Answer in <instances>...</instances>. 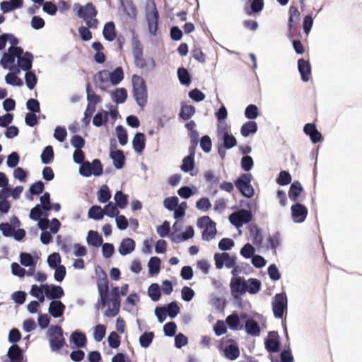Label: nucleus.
<instances>
[{"label": "nucleus", "mask_w": 362, "mask_h": 362, "mask_svg": "<svg viewBox=\"0 0 362 362\" xmlns=\"http://www.w3.org/2000/svg\"><path fill=\"white\" fill-rule=\"evenodd\" d=\"M132 95L138 106L143 108L147 104L148 91L144 79L134 74L132 78Z\"/></svg>", "instance_id": "nucleus-1"}, {"label": "nucleus", "mask_w": 362, "mask_h": 362, "mask_svg": "<svg viewBox=\"0 0 362 362\" xmlns=\"http://www.w3.org/2000/svg\"><path fill=\"white\" fill-rule=\"evenodd\" d=\"M132 55L134 65L139 69H144L147 66V62L144 57L143 45L134 29L132 30Z\"/></svg>", "instance_id": "nucleus-2"}, {"label": "nucleus", "mask_w": 362, "mask_h": 362, "mask_svg": "<svg viewBox=\"0 0 362 362\" xmlns=\"http://www.w3.org/2000/svg\"><path fill=\"white\" fill-rule=\"evenodd\" d=\"M47 335L52 351H58L65 345L66 340L64 337V332L60 326H51L47 331Z\"/></svg>", "instance_id": "nucleus-3"}, {"label": "nucleus", "mask_w": 362, "mask_h": 362, "mask_svg": "<svg viewBox=\"0 0 362 362\" xmlns=\"http://www.w3.org/2000/svg\"><path fill=\"white\" fill-rule=\"evenodd\" d=\"M252 178V174L243 173L235 181L237 189L246 198H251L255 194L254 187L251 185Z\"/></svg>", "instance_id": "nucleus-4"}, {"label": "nucleus", "mask_w": 362, "mask_h": 362, "mask_svg": "<svg viewBox=\"0 0 362 362\" xmlns=\"http://www.w3.org/2000/svg\"><path fill=\"white\" fill-rule=\"evenodd\" d=\"M146 19L148 31L156 35L158 28L159 13L153 1H148L146 6Z\"/></svg>", "instance_id": "nucleus-5"}, {"label": "nucleus", "mask_w": 362, "mask_h": 362, "mask_svg": "<svg viewBox=\"0 0 362 362\" xmlns=\"http://www.w3.org/2000/svg\"><path fill=\"white\" fill-rule=\"evenodd\" d=\"M274 316L278 319H282L287 312L288 300L286 293H276L272 301Z\"/></svg>", "instance_id": "nucleus-6"}, {"label": "nucleus", "mask_w": 362, "mask_h": 362, "mask_svg": "<svg viewBox=\"0 0 362 362\" xmlns=\"http://www.w3.org/2000/svg\"><path fill=\"white\" fill-rule=\"evenodd\" d=\"M74 11L76 12L78 17L83 20L90 17H96L98 14V11L90 2L87 3L83 6L78 3L74 4Z\"/></svg>", "instance_id": "nucleus-7"}, {"label": "nucleus", "mask_w": 362, "mask_h": 362, "mask_svg": "<svg viewBox=\"0 0 362 362\" xmlns=\"http://www.w3.org/2000/svg\"><path fill=\"white\" fill-rule=\"evenodd\" d=\"M101 272L98 274V279L97 282V286L98 289L99 296L101 297V301L103 304L105 303L107 297H110L109 295V283L106 273L100 267Z\"/></svg>", "instance_id": "nucleus-8"}, {"label": "nucleus", "mask_w": 362, "mask_h": 362, "mask_svg": "<svg viewBox=\"0 0 362 362\" xmlns=\"http://www.w3.org/2000/svg\"><path fill=\"white\" fill-rule=\"evenodd\" d=\"M264 346L269 353H277L279 351L281 341L277 332L272 331L268 333L267 337L264 339Z\"/></svg>", "instance_id": "nucleus-9"}, {"label": "nucleus", "mask_w": 362, "mask_h": 362, "mask_svg": "<svg viewBox=\"0 0 362 362\" xmlns=\"http://www.w3.org/2000/svg\"><path fill=\"white\" fill-rule=\"evenodd\" d=\"M230 287L232 295L235 300H239V296L247 292L246 281L240 276L233 278L230 283Z\"/></svg>", "instance_id": "nucleus-10"}, {"label": "nucleus", "mask_w": 362, "mask_h": 362, "mask_svg": "<svg viewBox=\"0 0 362 362\" xmlns=\"http://www.w3.org/2000/svg\"><path fill=\"white\" fill-rule=\"evenodd\" d=\"M291 212L293 222L297 223L304 222L308 215L306 206L299 202L291 206Z\"/></svg>", "instance_id": "nucleus-11"}, {"label": "nucleus", "mask_w": 362, "mask_h": 362, "mask_svg": "<svg viewBox=\"0 0 362 362\" xmlns=\"http://www.w3.org/2000/svg\"><path fill=\"white\" fill-rule=\"evenodd\" d=\"M44 286L46 297L52 300H59L64 296V292L61 286L54 284H42Z\"/></svg>", "instance_id": "nucleus-12"}, {"label": "nucleus", "mask_w": 362, "mask_h": 362, "mask_svg": "<svg viewBox=\"0 0 362 362\" xmlns=\"http://www.w3.org/2000/svg\"><path fill=\"white\" fill-rule=\"evenodd\" d=\"M110 158L112 159V164L116 169L120 170L125 165L126 158L123 151L120 149L114 150L112 145L110 146Z\"/></svg>", "instance_id": "nucleus-13"}, {"label": "nucleus", "mask_w": 362, "mask_h": 362, "mask_svg": "<svg viewBox=\"0 0 362 362\" xmlns=\"http://www.w3.org/2000/svg\"><path fill=\"white\" fill-rule=\"evenodd\" d=\"M123 12L132 21L137 18V8L132 0H119Z\"/></svg>", "instance_id": "nucleus-14"}, {"label": "nucleus", "mask_w": 362, "mask_h": 362, "mask_svg": "<svg viewBox=\"0 0 362 362\" xmlns=\"http://www.w3.org/2000/svg\"><path fill=\"white\" fill-rule=\"evenodd\" d=\"M65 308V305L61 300H52L48 308V313L54 318H59L63 316Z\"/></svg>", "instance_id": "nucleus-15"}, {"label": "nucleus", "mask_w": 362, "mask_h": 362, "mask_svg": "<svg viewBox=\"0 0 362 362\" xmlns=\"http://www.w3.org/2000/svg\"><path fill=\"white\" fill-rule=\"evenodd\" d=\"M7 356L11 362H27L24 358L23 349L17 344H13L9 347Z\"/></svg>", "instance_id": "nucleus-16"}, {"label": "nucleus", "mask_w": 362, "mask_h": 362, "mask_svg": "<svg viewBox=\"0 0 362 362\" xmlns=\"http://www.w3.org/2000/svg\"><path fill=\"white\" fill-rule=\"evenodd\" d=\"M194 156L195 155L189 153L188 156L183 158L180 165L181 170L184 173H189L191 176H195L197 173V171H194Z\"/></svg>", "instance_id": "nucleus-17"}, {"label": "nucleus", "mask_w": 362, "mask_h": 362, "mask_svg": "<svg viewBox=\"0 0 362 362\" xmlns=\"http://www.w3.org/2000/svg\"><path fill=\"white\" fill-rule=\"evenodd\" d=\"M93 81L96 87L103 91L106 90L107 86L105 84L110 81V71L107 70L100 71L94 76Z\"/></svg>", "instance_id": "nucleus-18"}, {"label": "nucleus", "mask_w": 362, "mask_h": 362, "mask_svg": "<svg viewBox=\"0 0 362 362\" xmlns=\"http://www.w3.org/2000/svg\"><path fill=\"white\" fill-rule=\"evenodd\" d=\"M298 69L302 81L304 82L308 81L311 74V66L310 62L303 58L299 59L298 60Z\"/></svg>", "instance_id": "nucleus-19"}, {"label": "nucleus", "mask_w": 362, "mask_h": 362, "mask_svg": "<svg viewBox=\"0 0 362 362\" xmlns=\"http://www.w3.org/2000/svg\"><path fill=\"white\" fill-rule=\"evenodd\" d=\"M135 242L133 239L130 238H124L120 243L118 252L122 256L127 255L135 250Z\"/></svg>", "instance_id": "nucleus-20"}, {"label": "nucleus", "mask_w": 362, "mask_h": 362, "mask_svg": "<svg viewBox=\"0 0 362 362\" xmlns=\"http://www.w3.org/2000/svg\"><path fill=\"white\" fill-rule=\"evenodd\" d=\"M33 55L30 52H25L23 56L18 57V64L19 67L24 71L31 70L33 66Z\"/></svg>", "instance_id": "nucleus-21"}, {"label": "nucleus", "mask_w": 362, "mask_h": 362, "mask_svg": "<svg viewBox=\"0 0 362 362\" xmlns=\"http://www.w3.org/2000/svg\"><path fill=\"white\" fill-rule=\"evenodd\" d=\"M224 356L230 361L237 359L240 356V349L238 344L235 341H232L230 344L227 346L224 351Z\"/></svg>", "instance_id": "nucleus-22"}, {"label": "nucleus", "mask_w": 362, "mask_h": 362, "mask_svg": "<svg viewBox=\"0 0 362 362\" xmlns=\"http://www.w3.org/2000/svg\"><path fill=\"white\" fill-rule=\"evenodd\" d=\"M70 340L78 348L84 347L87 342L86 334L78 330L71 333Z\"/></svg>", "instance_id": "nucleus-23"}, {"label": "nucleus", "mask_w": 362, "mask_h": 362, "mask_svg": "<svg viewBox=\"0 0 362 362\" xmlns=\"http://www.w3.org/2000/svg\"><path fill=\"white\" fill-rule=\"evenodd\" d=\"M245 329L247 334L257 337L260 334V327L258 322L252 318L246 320Z\"/></svg>", "instance_id": "nucleus-24"}, {"label": "nucleus", "mask_w": 362, "mask_h": 362, "mask_svg": "<svg viewBox=\"0 0 362 362\" xmlns=\"http://www.w3.org/2000/svg\"><path fill=\"white\" fill-rule=\"evenodd\" d=\"M103 35L104 38L108 42H112L116 38L117 35L114 22L109 21L105 24Z\"/></svg>", "instance_id": "nucleus-25"}, {"label": "nucleus", "mask_w": 362, "mask_h": 362, "mask_svg": "<svg viewBox=\"0 0 362 362\" xmlns=\"http://www.w3.org/2000/svg\"><path fill=\"white\" fill-rule=\"evenodd\" d=\"M145 135L141 132L136 133L132 140L134 150L141 153L145 148Z\"/></svg>", "instance_id": "nucleus-26"}, {"label": "nucleus", "mask_w": 362, "mask_h": 362, "mask_svg": "<svg viewBox=\"0 0 362 362\" xmlns=\"http://www.w3.org/2000/svg\"><path fill=\"white\" fill-rule=\"evenodd\" d=\"M108 112L101 110L93 116V124L97 127H100L108 122Z\"/></svg>", "instance_id": "nucleus-27"}, {"label": "nucleus", "mask_w": 362, "mask_h": 362, "mask_svg": "<svg viewBox=\"0 0 362 362\" xmlns=\"http://www.w3.org/2000/svg\"><path fill=\"white\" fill-rule=\"evenodd\" d=\"M303 190V188L300 182L295 181L291 183L288 192L290 199L296 202Z\"/></svg>", "instance_id": "nucleus-28"}, {"label": "nucleus", "mask_w": 362, "mask_h": 362, "mask_svg": "<svg viewBox=\"0 0 362 362\" xmlns=\"http://www.w3.org/2000/svg\"><path fill=\"white\" fill-rule=\"evenodd\" d=\"M257 124L255 121H249L244 123L240 128V134L243 137H247L250 134H254L257 132Z\"/></svg>", "instance_id": "nucleus-29"}, {"label": "nucleus", "mask_w": 362, "mask_h": 362, "mask_svg": "<svg viewBox=\"0 0 362 362\" xmlns=\"http://www.w3.org/2000/svg\"><path fill=\"white\" fill-rule=\"evenodd\" d=\"M111 98L117 104H122L127 99V91L124 88H117L112 92Z\"/></svg>", "instance_id": "nucleus-30"}, {"label": "nucleus", "mask_w": 362, "mask_h": 362, "mask_svg": "<svg viewBox=\"0 0 362 362\" xmlns=\"http://www.w3.org/2000/svg\"><path fill=\"white\" fill-rule=\"evenodd\" d=\"M103 238L99 235L98 231L89 230L86 238V242L88 245L98 247L103 243Z\"/></svg>", "instance_id": "nucleus-31"}, {"label": "nucleus", "mask_w": 362, "mask_h": 362, "mask_svg": "<svg viewBox=\"0 0 362 362\" xmlns=\"http://www.w3.org/2000/svg\"><path fill=\"white\" fill-rule=\"evenodd\" d=\"M216 233V223L214 221L212 224L208 225V227L202 230V238L203 240L209 242L215 238Z\"/></svg>", "instance_id": "nucleus-32"}, {"label": "nucleus", "mask_w": 362, "mask_h": 362, "mask_svg": "<svg viewBox=\"0 0 362 362\" xmlns=\"http://www.w3.org/2000/svg\"><path fill=\"white\" fill-rule=\"evenodd\" d=\"M86 92L87 95L88 103L96 105L101 102L102 98L93 91L90 83H86Z\"/></svg>", "instance_id": "nucleus-33"}, {"label": "nucleus", "mask_w": 362, "mask_h": 362, "mask_svg": "<svg viewBox=\"0 0 362 362\" xmlns=\"http://www.w3.org/2000/svg\"><path fill=\"white\" fill-rule=\"evenodd\" d=\"M124 79V71L121 66L115 68L110 72V81L112 86L118 85Z\"/></svg>", "instance_id": "nucleus-34"}, {"label": "nucleus", "mask_w": 362, "mask_h": 362, "mask_svg": "<svg viewBox=\"0 0 362 362\" xmlns=\"http://www.w3.org/2000/svg\"><path fill=\"white\" fill-rule=\"evenodd\" d=\"M262 284L261 281L255 278H250L246 281L247 292L250 294H256L261 289Z\"/></svg>", "instance_id": "nucleus-35"}, {"label": "nucleus", "mask_w": 362, "mask_h": 362, "mask_svg": "<svg viewBox=\"0 0 362 362\" xmlns=\"http://www.w3.org/2000/svg\"><path fill=\"white\" fill-rule=\"evenodd\" d=\"M195 113V107L190 105H182L179 117L184 121L189 119Z\"/></svg>", "instance_id": "nucleus-36"}, {"label": "nucleus", "mask_w": 362, "mask_h": 362, "mask_svg": "<svg viewBox=\"0 0 362 362\" xmlns=\"http://www.w3.org/2000/svg\"><path fill=\"white\" fill-rule=\"evenodd\" d=\"M54 150L52 146H47L44 148L42 150L40 158L41 162L47 165L52 162L54 159Z\"/></svg>", "instance_id": "nucleus-37"}, {"label": "nucleus", "mask_w": 362, "mask_h": 362, "mask_svg": "<svg viewBox=\"0 0 362 362\" xmlns=\"http://www.w3.org/2000/svg\"><path fill=\"white\" fill-rule=\"evenodd\" d=\"M250 234L253 244L259 246L262 243L263 238L261 233V230L257 227V226L255 225L250 227Z\"/></svg>", "instance_id": "nucleus-38"}, {"label": "nucleus", "mask_w": 362, "mask_h": 362, "mask_svg": "<svg viewBox=\"0 0 362 362\" xmlns=\"http://www.w3.org/2000/svg\"><path fill=\"white\" fill-rule=\"evenodd\" d=\"M88 216L89 218L99 221L103 218L104 212L102 207L99 205L92 206L88 212Z\"/></svg>", "instance_id": "nucleus-39"}, {"label": "nucleus", "mask_w": 362, "mask_h": 362, "mask_svg": "<svg viewBox=\"0 0 362 362\" xmlns=\"http://www.w3.org/2000/svg\"><path fill=\"white\" fill-rule=\"evenodd\" d=\"M160 259L158 257H151L148 263V272L151 275L157 274L160 269Z\"/></svg>", "instance_id": "nucleus-40"}, {"label": "nucleus", "mask_w": 362, "mask_h": 362, "mask_svg": "<svg viewBox=\"0 0 362 362\" xmlns=\"http://www.w3.org/2000/svg\"><path fill=\"white\" fill-rule=\"evenodd\" d=\"M30 293L34 298H36L39 302L42 303L45 300V293L44 286H42V284L37 286L34 284L31 286Z\"/></svg>", "instance_id": "nucleus-41"}, {"label": "nucleus", "mask_w": 362, "mask_h": 362, "mask_svg": "<svg viewBox=\"0 0 362 362\" xmlns=\"http://www.w3.org/2000/svg\"><path fill=\"white\" fill-rule=\"evenodd\" d=\"M148 295L152 301H158L161 296L160 286L156 283L151 284L148 288Z\"/></svg>", "instance_id": "nucleus-42"}, {"label": "nucleus", "mask_w": 362, "mask_h": 362, "mask_svg": "<svg viewBox=\"0 0 362 362\" xmlns=\"http://www.w3.org/2000/svg\"><path fill=\"white\" fill-rule=\"evenodd\" d=\"M111 198V192L106 185H103L100 187L98 191V200L100 203H106Z\"/></svg>", "instance_id": "nucleus-43"}, {"label": "nucleus", "mask_w": 362, "mask_h": 362, "mask_svg": "<svg viewBox=\"0 0 362 362\" xmlns=\"http://www.w3.org/2000/svg\"><path fill=\"white\" fill-rule=\"evenodd\" d=\"M226 322L230 329L238 330L240 329V320L237 313H233V314L228 315L226 317Z\"/></svg>", "instance_id": "nucleus-44"}, {"label": "nucleus", "mask_w": 362, "mask_h": 362, "mask_svg": "<svg viewBox=\"0 0 362 362\" xmlns=\"http://www.w3.org/2000/svg\"><path fill=\"white\" fill-rule=\"evenodd\" d=\"M222 141V144L221 145L223 146L225 148L228 149H231L237 145V140L235 137L229 133H225L223 136L220 138Z\"/></svg>", "instance_id": "nucleus-45"}, {"label": "nucleus", "mask_w": 362, "mask_h": 362, "mask_svg": "<svg viewBox=\"0 0 362 362\" xmlns=\"http://www.w3.org/2000/svg\"><path fill=\"white\" fill-rule=\"evenodd\" d=\"M20 262L24 267H36L37 260L28 252H21L20 254Z\"/></svg>", "instance_id": "nucleus-46"}, {"label": "nucleus", "mask_w": 362, "mask_h": 362, "mask_svg": "<svg viewBox=\"0 0 362 362\" xmlns=\"http://www.w3.org/2000/svg\"><path fill=\"white\" fill-rule=\"evenodd\" d=\"M177 77L180 83L184 86H189L191 83V77L189 71L184 67H180L177 69Z\"/></svg>", "instance_id": "nucleus-47"}, {"label": "nucleus", "mask_w": 362, "mask_h": 362, "mask_svg": "<svg viewBox=\"0 0 362 362\" xmlns=\"http://www.w3.org/2000/svg\"><path fill=\"white\" fill-rule=\"evenodd\" d=\"M115 131L119 144L121 146L126 145L128 142V135L126 129L122 125H117Z\"/></svg>", "instance_id": "nucleus-48"}, {"label": "nucleus", "mask_w": 362, "mask_h": 362, "mask_svg": "<svg viewBox=\"0 0 362 362\" xmlns=\"http://www.w3.org/2000/svg\"><path fill=\"white\" fill-rule=\"evenodd\" d=\"M114 199L116 203V206L122 209H124L128 204L127 196L122 191H117L115 194Z\"/></svg>", "instance_id": "nucleus-49"}, {"label": "nucleus", "mask_w": 362, "mask_h": 362, "mask_svg": "<svg viewBox=\"0 0 362 362\" xmlns=\"http://www.w3.org/2000/svg\"><path fill=\"white\" fill-rule=\"evenodd\" d=\"M169 317L175 318L180 311V307L176 301H172L164 306Z\"/></svg>", "instance_id": "nucleus-50"}, {"label": "nucleus", "mask_w": 362, "mask_h": 362, "mask_svg": "<svg viewBox=\"0 0 362 362\" xmlns=\"http://www.w3.org/2000/svg\"><path fill=\"white\" fill-rule=\"evenodd\" d=\"M154 338V333L153 332H146L143 333L139 337V344L143 348H148Z\"/></svg>", "instance_id": "nucleus-51"}, {"label": "nucleus", "mask_w": 362, "mask_h": 362, "mask_svg": "<svg viewBox=\"0 0 362 362\" xmlns=\"http://www.w3.org/2000/svg\"><path fill=\"white\" fill-rule=\"evenodd\" d=\"M25 81L27 88L29 90H33L35 87L37 78L35 74L31 70L25 71Z\"/></svg>", "instance_id": "nucleus-52"}, {"label": "nucleus", "mask_w": 362, "mask_h": 362, "mask_svg": "<svg viewBox=\"0 0 362 362\" xmlns=\"http://www.w3.org/2000/svg\"><path fill=\"white\" fill-rule=\"evenodd\" d=\"M300 12L298 8L294 6H291L289 8V18H288V29L291 30L293 27V23L300 20Z\"/></svg>", "instance_id": "nucleus-53"}, {"label": "nucleus", "mask_w": 362, "mask_h": 362, "mask_svg": "<svg viewBox=\"0 0 362 362\" xmlns=\"http://www.w3.org/2000/svg\"><path fill=\"white\" fill-rule=\"evenodd\" d=\"M292 177L291 174L286 170H282L279 173L276 181L280 186H285L291 182Z\"/></svg>", "instance_id": "nucleus-54"}, {"label": "nucleus", "mask_w": 362, "mask_h": 362, "mask_svg": "<svg viewBox=\"0 0 362 362\" xmlns=\"http://www.w3.org/2000/svg\"><path fill=\"white\" fill-rule=\"evenodd\" d=\"M104 215L107 216L108 217L113 218L117 217L119 211L117 209V207L112 203L108 202L103 209Z\"/></svg>", "instance_id": "nucleus-55"}, {"label": "nucleus", "mask_w": 362, "mask_h": 362, "mask_svg": "<svg viewBox=\"0 0 362 362\" xmlns=\"http://www.w3.org/2000/svg\"><path fill=\"white\" fill-rule=\"evenodd\" d=\"M105 333L106 327L100 324L97 325L93 329V338L96 341L100 342L105 337Z\"/></svg>", "instance_id": "nucleus-56"}, {"label": "nucleus", "mask_w": 362, "mask_h": 362, "mask_svg": "<svg viewBox=\"0 0 362 362\" xmlns=\"http://www.w3.org/2000/svg\"><path fill=\"white\" fill-rule=\"evenodd\" d=\"M236 214H238L240 220L243 225L250 223L252 219V214L250 209H241L238 211H236Z\"/></svg>", "instance_id": "nucleus-57"}, {"label": "nucleus", "mask_w": 362, "mask_h": 362, "mask_svg": "<svg viewBox=\"0 0 362 362\" xmlns=\"http://www.w3.org/2000/svg\"><path fill=\"white\" fill-rule=\"evenodd\" d=\"M107 342L110 348H118L121 344L119 335L116 332H111L107 337Z\"/></svg>", "instance_id": "nucleus-58"}, {"label": "nucleus", "mask_w": 362, "mask_h": 362, "mask_svg": "<svg viewBox=\"0 0 362 362\" xmlns=\"http://www.w3.org/2000/svg\"><path fill=\"white\" fill-rule=\"evenodd\" d=\"M5 81L12 86L21 87L23 86V81L16 75L8 73L5 76Z\"/></svg>", "instance_id": "nucleus-59"}, {"label": "nucleus", "mask_w": 362, "mask_h": 362, "mask_svg": "<svg viewBox=\"0 0 362 362\" xmlns=\"http://www.w3.org/2000/svg\"><path fill=\"white\" fill-rule=\"evenodd\" d=\"M61 257L60 255L57 252H53L50 254L47 257V264L48 266L54 269L57 267H59L61 264Z\"/></svg>", "instance_id": "nucleus-60"}, {"label": "nucleus", "mask_w": 362, "mask_h": 362, "mask_svg": "<svg viewBox=\"0 0 362 362\" xmlns=\"http://www.w3.org/2000/svg\"><path fill=\"white\" fill-rule=\"evenodd\" d=\"M253 165L254 161L250 156L246 155L243 156L240 160V166L244 171L249 172L252 170Z\"/></svg>", "instance_id": "nucleus-61"}, {"label": "nucleus", "mask_w": 362, "mask_h": 362, "mask_svg": "<svg viewBox=\"0 0 362 362\" xmlns=\"http://www.w3.org/2000/svg\"><path fill=\"white\" fill-rule=\"evenodd\" d=\"M258 114V107L254 104L247 105L245 110V117L249 119H256Z\"/></svg>", "instance_id": "nucleus-62"}, {"label": "nucleus", "mask_w": 362, "mask_h": 362, "mask_svg": "<svg viewBox=\"0 0 362 362\" xmlns=\"http://www.w3.org/2000/svg\"><path fill=\"white\" fill-rule=\"evenodd\" d=\"M200 148L204 153H209L211 151V139L209 136L204 135L201 137L199 141Z\"/></svg>", "instance_id": "nucleus-63"}, {"label": "nucleus", "mask_w": 362, "mask_h": 362, "mask_svg": "<svg viewBox=\"0 0 362 362\" xmlns=\"http://www.w3.org/2000/svg\"><path fill=\"white\" fill-rule=\"evenodd\" d=\"M240 253L243 257L250 259L255 255V249L250 243H246L240 249Z\"/></svg>", "instance_id": "nucleus-64"}]
</instances>
